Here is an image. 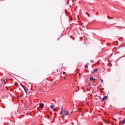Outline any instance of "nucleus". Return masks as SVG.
<instances>
[{"label":"nucleus","instance_id":"ddd939ff","mask_svg":"<svg viewBox=\"0 0 125 125\" xmlns=\"http://www.w3.org/2000/svg\"><path fill=\"white\" fill-rule=\"evenodd\" d=\"M90 62H91V63H93V62H94V60H92L90 61Z\"/></svg>","mask_w":125,"mask_h":125},{"label":"nucleus","instance_id":"0eeeda50","mask_svg":"<svg viewBox=\"0 0 125 125\" xmlns=\"http://www.w3.org/2000/svg\"><path fill=\"white\" fill-rule=\"evenodd\" d=\"M97 69H95L92 70V73H95V72H97Z\"/></svg>","mask_w":125,"mask_h":125},{"label":"nucleus","instance_id":"a211bd4d","mask_svg":"<svg viewBox=\"0 0 125 125\" xmlns=\"http://www.w3.org/2000/svg\"><path fill=\"white\" fill-rule=\"evenodd\" d=\"M63 75L66 74V72H63Z\"/></svg>","mask_w":125,"mask_h":125},{"label":"nucleus","instance_id":"9d476101","mask_svg":"<svg viewBox=\"0 0 125 125\" xmlns=\"http://www.w3.org/2000/svg\"><path fill=\"white\" fill-rule=\"evenodd\" d=\"M63 113H64V111H62L61 110L60 114V115H62V114H63Z\"/></svg>","mask_w":125,"mask_h":125},{"label":"nucleus","instance_id":"5701e85b","mask_svg":"<svg viewBox=\"0 0 125 125\" xmlns=\"http://www.w3.org/2000/svg\"><path fill=\"white\" fill-rule=\"evenodd\" d=\"M67 123V122H65V124H66Z\"/></svg>","mask_w":125,"mask_h":125},{"label":"nucleus","instance_id":"2eb2a0df","mask_svg":"<svg viewBox=\"0 0 125 125\" xmlns=\"http://www.w3.org/2000/svg\"><path fill=\"white\" fill-rule=\"evenodd\" d=\"M101 83H103V80H102V79H101Z\"/></svg>","mask_w":125,"mask_h":125},{"label":"nucleus","instance_id":"f257e3e1","mask_svg":"<svg viewBox=\"0 0 125 125\" xmlns=\"http://www.w3.org/2000/svg\"><path fill=\"white\" fill-rule=\"evenodd\" d=\"M125 124V118L123 121H120L119 122V125H124Z\"/></svg>","mask_w":125,"mask_h":125},{"label":"nucleus","instance_id":"4be33fe9","mask_svg":"<svg viewBox=\"0 0 125 125\" xmlns=\"http://www.w3.org/2000/svg\"><path fill=\"white\" fill-rule=\"evenodd\" d=\"M64 80H66V78H64Z\"/></svg>","mask_w":125,"mask_h":125},{"label":"nucleus","instance_id":"20e7f679","mask_svg":"<svg viewBox=\"0 0 125 125\" xmlns=\"http://www.w3.org/2000/svg\"><path fill=\"white\" fill-rule=\"evenodd\" d=\"M108 98V96H105L103 98L102 101H104V100H107V99Z\"/></svg>","mask_w":125,"mask_h":125},{"label":"nucleus","instance_id":"6e6552de","mask_svg":"<svg viewBox=\"0 0 125 125\" xmlns=\"http://www.w3.org/2000/svg\"><path fill=\"white\" fill-rule=\"evenodd\" d=\"M55 106H54V105H51V106H50V108H51V109H53V108H54Z\"/></svg>","mask_w":125,"mask_h":125},{"label":"nucleus","instance_id":"aec40b11","mask_svg":"<svg viewBox=\"0 0 125 125\" xmlns=\"http://www.w3.org/2000/svg\"><path fill=\"white\" fill-rule=\"evenodd\" d=\"M55 116H57V114H56V113H55Z\"/></svg>","mask_w":125,"mask_h":125},{"label":"nucleus","instance_id":"7ed1b4c3","mask_svg":"<svg viewBox=\"0 0 125 125\" xmlns=\"http://www.w3.org/2000/svg\"><path fill=\"white\" fill-rule=\"evenodd\" d=\"M40 108H41V109H42V108H43V107H44V105L43 104H42V103H41V104H40Z\"/></svg>","mask_w":125,"mask_h":125},{"label":"nucleus","instance_id":"39448f33","mask_svg":"<svg viewBox=\"0 0 125 125\" xmlns=\"http://www.w3.org/2000/svg\"><path fill=\"white\" fill-rule=\"evenodd\" d=\"M21 85L22 86V87H23V88L24 89L25 92H26V94H27V91L26 90V87L22 84H21Z\"/></svg>","mask_w":125,"mask_h":125},{"label":"nucleus","instance_id":"412c9836","mask_svg":"<svg viewBox=\"0 0 125 125\" xmlns=\"http://www.w3.org/2000/svg\"><path fill=\"white\" fill-rule=\"evenodd\" d=\"M106 124H108V122H106Z\"/></svg>","mask_w":125,"mask_h":125},{"label":"nucleus","instance_id":"423d86ee","mask_svg":"<svg viewBox=\"0 0 125 125\" xmlns=\"http://www.w3.org/2000/svg\"><path fill=\"white\" fill-rule=\"evenodd\" d=\"M95 79H94L93 77H90V81H95Z\"/></svg>","mask_w":125,"mask_h":125},{"label":"nucleus","instance_id":"b1692460","mask_svg":"<svg viewBox=\"0 0 125 125\" xmlns=\"http://www.w3.org/2000/svg\"><path fill=\"white\" fill-rule=\"evenodd\" d=\"M57 71H58V69H57Z\"/></svg>","mask_w":125,"mask_h":125},{"label":"nucleus","instance_id":"4468645a","mask_svg":"<svg viewBox=\"0 0 125 125\" xmlns=\"http://www.w3.org/2000/svg\"><path fill=\"white\" fill-rule=\"evenodd\" d=\"M62 118L64 120L65 119V115H62Z\"/></svg>","mask_w":125,"mask_h":125},{"label":"nucleus","instance_id":"f8f14e48","mask_svg":"<svg viewBox=\"0 0 125 125\" xmlns=\"http://www.w3.org/2000/svg\"><path fill=\"white\" fill-rule=\"evenodd\" d=\"M15 85H16L17 86V85H18V83L17 82H15Z\"/></svg>","mask_w":125,"mask_h":125},{"label":"nucleus","instance_id":"9b49d317","mask_svg":"<svg viewBox=\"0 0 125 125\" xmlns=\"http://www.w3.org/2000/svg\"><path fill=\"white\" fill-rule=\"evenodd\" d=\"M84 67H85V68H86L87 69H88V66H87V65H85L84 66Z\"/></svg>","mask_w":125,"mask_h":125},{"label":"nucleus","instance_id":"dca6fc26","mask_svg":"<svg viewBox=\"0 0 125 125\" xmlns=\"http://www.w3.org/2000/svg\"><path fill=\"white\" fill-rule=\"evenodd\" d=\"M61 111H64V110H63V107L62 108Z\"/></svg>","mask_w":125,"mask_h":125},{"label":"nucleus","instance_id":"f03ea898","mask_svg":"<svg viewBox=\"0 0 125 125\" xmlns=\"http://www.w3.org/2000/svg\"><path fill=\"white\" fill-rule=\"evenodd\" d=\"M63 113H64V116H68V115H69V111L64 110Z\"/></svg>","mask_w":125,"mask_h":125},{"label":"nucleus","instance_id":"f3484780","mask_svg":"<svg viewBox=\"0 0 125 125\" xmlns=\"http://www.w3.org/2000/svg\"><path fill=\"white\" fill-rule=\"evenodd\" d=\"M53 110V111H56V108H54Z\"/></svg>","mask_w":125,"mask_h":125},{"label":"nucleus","instance_id":"1a4fd4ad","mask_svg":"<svg viewBox=\"0 0 125 125\" xmlns=\"http://www.w3.org/2000/svg\"><path fill=\"white\" fill-rule=\"evenodd\" d=\"M108 19H113V17H110L109 16H107Z\"/></svg>","mask_w":125,"mask_h":125},{"label":"nucleus","instance_id":"6ab92c4d","mask_svg":"<svg viewBox=\"0 0 125 125\" xmlns=\"http://www.w3.org/2000/svg\"><path fill=\"white\" fill-rule=\"evenodd\" d=\"M113 120H114V121H117V119H116L115 118H114Z\"/></svg>","mask_w":125,"mask_h":125}]
</instances>
